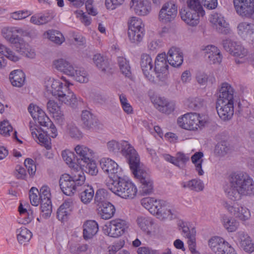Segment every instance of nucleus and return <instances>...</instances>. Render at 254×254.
I'll list each match as a JSON object with an SVG mask.
<instances>
[{"label":"nucleus","instance_id":"obj_1","mask_svg":"<svg viewBox=\"0 0 254 254\" xmlns=\"http://www.w3.org/2000/svg\"><path fill=\"white\" fill-rule=\"evenodd\" d=\"M224 191L227 197L233 201L240 200L244 196H254V181L243 173H233L229 177Z\"/></svg>","mask_w":254,"mask_h":254},{"label":"nucleus","instance_id":"obj_2","mask_svg":"<svg viewBox=\"0 0 254 254\" xmlns=\"http://www.w3.org/2000/svg\"><path fill=\"white\" fill-rule=\"evenodd\" d=\"M71 85L64 76L57 78L49 77L44 82L45 94L52 95L65 104L73 106L77 102V98L69 89V86Z\"/></svg>","mask_w":254,"mask_h":254},{"label":"nucleus","instance_id":"obj_3","mask_svg":"<svg viewBox=\"0 0 254 254\" xmlns=\"http://www.w3.org/2000/svg\"><path fill=\"white\" fill-rule=\"evenodd\" d=\"M235 89L231 84L222 83L217 93L216 108L219 117L223 121L230 120L234 115Z\"/></svg>","mask_w":254,"mask_h":254},{"label":"nucleus","instance_id":"obj_4","mask_svg":"<svg viewBox=\"0 0 254 254\" xmlns=\"http://www.w3.org/2000/svg\"><path fill=\"white\" fill-rule=\"evenodd\" d=\"M49 120L50 122L46 123L45 125H41V126L49 127L50 136L48 135L47 131H44L39 125L35 123L30 121L29 125V129L32 137L36 142L44 146L47 149L51 148V137L56 138L58 134L55 125L50 118H49Z\"/></svg>","mask_w":254,"mask_h":254},{"label":"nucleus","instance_id":"obj_5","mask_svg":"<svg viewBox=\"0 0 254 254\" xmlns=\"http://www.w3.org/2000/svg\"><path fill=\"white\" fill-rule=\"evenodd\" d=\"M208 122L206 117L196 113H188L179 117L177 125L181 128L190 130L197 131L201 129Z\"/></svg>","mask_w":254,"mask_h":254},{"label":"nucleus","instance_id":"obj_6","mask_svg":"<svg viewBox=\"0 0 254 254\" xmlns=\"http://www.w3.org/2000/svg\"><path fill=\"white\" fill-rule=\"evenodd\" d=\"M108 188L115 194L125 199H132L136 195V187L130 181L119 178L107 184Z\"/></svg>","mask_w":254,"mask_h":254},{"label":"nucleus","instance_id":"obj_7","mask_svg":"<svg viewBox=\"0 0 254 254\" xmlns=\"http://www.w3.org/2000/svg\"><path fill=\"white\" fill-rule=\"evenodd\" d=\"M76 176V174L69 175L67 174L62 175L59 180L61 190L66 195L71 196L77 190L78 188L84 184L85 176L84 173Z\"/></svg>","mask_w":254,"mask_h":254},{"label":"nucleus","instance_id":"obj_8","mask_svg":"<svg viewBox=\"0 0 254 254\" xmlns=\"http://www.w3.org/2000/svg\"><path fill=\"white\" fill-rule=\"evenodd\" d=\"M128 227V223L126 220L116 218L107 223L103 227V231L105 235L117 238L125 234Z\"/></svg>","mask_w":254,"mask_h":254},{"label":"nucleus","instance_id":"obj_9","mask_svg":"<svg viewBox=\"0 0 254 254\" xmlns=\"http://www.w3.org/2000/svg\"><path fill=\"white\" fill-rule=\"evenodd\" d=\"M223 46L227 51L236 58V62L237 64H241L246 61L248 51L240 43L230 39H226L223 41Z\"/></svg>","mask_w":254,"mask_h":254},{"label":"nucleus","instance_id":"obj_10","mask_svg":"<svg viewBox=\"0 0 254 254\" xmlns=\"http://www.w3.org/2000/svg\"><path fill=\"white\" fill-rule=\"evenodd\" d=\"M178 5L174 0L165 2L160 8L158 13L159 21L167 24L173 21L177 15Z\"/></svg>","mask_w":254,"mask_h":254},{"label":"nucleus","instance_id":"obj_11","mask_svg":"<svg viewBox=\"0 0 254 254\" xmlns=\"http://www.w3.org/2000/svg\"><path fill=\"white\" fill-rule=\"evenodd\" d=\"M165 53L158 54L154 62V75L160 81H164L168 74V64Z\"/></svg>","mask_w":254,"mask_h":254},{"label":"nucleus","instance_id":"obj_12","mask_svg":"<svg viewBox=\"0 0 254 254\" xmlns=\"http://www.w3.org/2000/svg\"><path fill=\"white\" fill-rule=\"evenodd\" d=\"M26 32L23 28L18 27H4L1 30L2 37L15 46L23 40L19 35L24 36Z\"/></svg>","mask_w":254,"mask_h":254},{"label":"nucleus","instance_id":"obj_13","mask_svg":"<svg viewBox=\"0 0 254 254\" xmlns=\"http://www.w3.org/2000/svg\"><path fill=\"white\" fill-rule=\"evenodd\" d=\"M236 13L243 18H250L254 14V0H233Z\"/></svg>","mask_w":254,"mask_h":254},{"label":"nucleus","instance_id":"obj_14","mask_svg":"<svg viewBox=\"0 0 254 254\" xmlns=\"http://www.w3.org/2000/svg\"><path fill=\"white\" fill-rule=\"evenodd\" d=\"M209 20L219 33L223 34L231 33L232 30L229 23L222 14L213 12L210 15Z\"/></svg>","mask_w":254,"mask_h":254},{"label":"nucleus","instance_id":"obj_15","mask_svg":"<svg viewBox=\"0 0 254 254\" xmlns=\"http://www.w3.org/2000/svg\"><path fill=\"white\" fill-rule=\"evenodd\" d=\"M223 206L230 213L241 220L246 221L251 217L250 210L240 204L235 203L232 205L228 202H224Z\"/></svg>","mask_w":254,"mask_h":254},{"label":"nucleus","instance_id":"obj_16","mask_svg":"<svg viewBox=\"0 0 254 254\" xmlns=\"http://www.w3.org/2000/svg\"><path fill=\"white\" fill-rule=\"evenodd\" d=\"M154 63L150 55L143 54L141 56L140 66L145 78L151 82L155 81Z\"/></svg>","mask_w":254,"mask_h":254},{"label":"nucleus","instance_id":"obj_17","mask_svg":"<svg viewBox=\"0 0 254 254\" xmlns=\"http://www.w3.org/2000/svg\"><path fill=\"white\" fill-rule=\"evenodd\" d=\"M152 102L155 108L163 113L170 114L175 109V103L163 97L155 96L152 99Z\"/></svg>","mask_w":254,"mask_h":254},{"label":"nucleus","instance_id":"obj_18","mask_svg":"<svg viewBox=\"0 0 254 254\" xmlns=\"http://www.w3.org/2000/svg\"><path fill=\"white\" fill-rule=\"evenodd\" d=\"M129 7L136 14L142 16L148 15L152 10L149 0H131Z\"/></svg>","mask_w":254,"mask_h":254},{"label":"nucleus","instance_id":"obj_19","mask_svg":"<svg viewBox=\"0 0 254 254\" xmlns=\"http://www.w3.org/2000/svg\"><path fill=\"white\" fill-rule=\"evenodd\" d=\"M28 113L34 121L37 122L40 126L50 122L49 117L43 109L34 103H30L27 108Z\"/></svg>","mask_w":254,"mask_h":254},{"label":"nucleus","instance_id":"obj_20","mask_svg":"<svg viewBox=\"0 0 254 254\" xmlns=\"http://www.w3.org/2000/svg\"><path fill=\"white\" fill-rule=\"evenodd\" d=\"M180 14L182 20L187 25L192 27L197 25L205 16L185 8L181 9Z\"/></svg>","mask_w":254,"mask_h":254},{"label":"nucleus","instance_id":"obj_21","mask_svg":"<svg viewBox=\"0 0 254 254\" xmlns=\"http://www.w3.org/2000/svg\"><path fill=\"white\" fill-rule=\"evenodd\" d=\"M201 51L208 58L209 62L212 64H220L222 59V55L220 50L213 45L203 46Z\"/></svg>","mask_w":254,"mask_h":254},{"label":"nucleus","instance_id":"obj_22","mask_svg":"<svg viewBox=\"0 0 254 254\" xmlns=\"http://www.w3.org/2000/svg\"><path fill=\"white\" fill-rule=\"evenodd\" d=\"M139 183V192L142 195H149L154 190L153 181L149 174L144 173L137 178Z\"/></svg>","mask_w":254,"mask_h":254},{"label":"nucleus","instance_id":"obj_23","mask_svg":"<svg viewBox=\"0 0 254 254\" xmlns=\"http://www.w3.org/2000/svg\"><path fill=\"white\" fill-rule=\"evenodd\" d=\"M210 248L216 254H225L231 247L223 238L219 237L212 238L208 243Z\"/></svg>","mask_w":254,"mask_h":254},{"label":"nucleus","instance_id":"obj_24","mask_svg":"<svg viewBox=\"0 0 254 254\" xmlns=\"http://www.w3.org/2000/svg\"><path fill=\"white\" fill-rule=\"evenodd\" d=\"M166 56L168 62L171 66L178 67L182 64L183 54L179 48L175 47L171 48Z\"/></svg>","mask_w":254,"mask_h":254},{"label":"nucleus","instance_id":"obj_25","mask_svg":"<svg viewBox=\"0 0 254 254\" xmlns=\"http://www.w3.org/2000/svg\"><path fill=\"white\" fill-rule=\"evenodd\" d=\"M47 110L52 117L57 123L62 124L64 121V115L61 107L54 100H50L47 104Z\"/></svg>","mask_w":254,"mask_h":254},{"label":"nucleus","instance_id":"obj_26","mask_svg":"<svg viewBox=\"0 0 254 254\" xmlns=\"http://www.w3.org/2000/svg\"><path fill=\"white\" fill-rule=\"evenodd\" d=\"M52 65L54 68L68 76L72 75L73 73L74 66L66 59H56L53 61Z\"/></svg>","mask_w":254,"mask_h":254},{"label":"nucleus","instance_id":"obj_27","mask_svg":"<svg viewBox=\"0 0 254 254\" xmlns=\"http://www.w3.org/2000/svg\"><path fill=\"white\" fill-rule=\"evenodd\" d=\"M236 238L240 246L245 252L251 253L254 251V244L247 233L239 231L236 234Z\"/></svg>","mask_w":254,"mask_h":254},{"label":"nucleus","instance_id":"obj_28","mask_svg":"<svg viewBox=\"0 0 254 254\" xmlns=\"http://www.w3.org/2000/svg\"><path fill=\"white\" fill-rule=\"evenodd\" d=\"M55 17L54 12L49 10L44 13L35 14L30 17V23L36 25H43L51 21Z\"/></svg>","mask_w":254,"mask_h":254},{"label":"nucleus","instance_id":"obj_29","mask_svg":"<svg viewBox=\"0 0 254 254\" xmlns=\"http://www.w3.org/2000/svg\"><path fill=\"white\" fill-rule=\"evenodd\" d=\"M237 32L244 39L251 38L252 35L254 33L253 25L248 22H241L237 26Z\"/></svg>","mask_w":254,"mask_h":254},{"label":"nucleus","instance_id":"obj_30","mask_svg":"<svg viewBox=\"0 0 254 254\" xmlns=\"http://www.w3.org/2000/svg\"><path fill=\"white\" fill-rule=\"evenodd\" d=\"M9 79L12 86L21 87L24 84L25 75L21 70L15 69L10 72Z\"/></svg>","mask_w":254,"mask_h":254},{"label":"nucleus","instance_id":"obj_31","mask_svg":"<svg viewBox=\"0 0 254 254\" xmlns=\"http://www.w3.org/2000/svg\"><path fill=\"white\" fill-rule=\"evenodd\" d=\"M98 225L94 220L87 221L83 225V237L88 240L92 238L98 231Z\"/></svg>","mask_w":254,"mask_h":254},{"label":"nucleus","instance_id":"obj_32","mask_svg":"<svg viewBox=\"0 0 254 254\" xmlns=\"http://www.w3.org/2000/svg\"><path fill=\"white\" fill-rule=\"evenodd\" d=\"M115 211L114 206L110 202L104 203L98 208L99 214L102 219L105 220L112 218L114 216Z\"/></svg>","mask_w":254,"mask_h":254},{"label":"nucleus","instance_id":"obj_33","mask_svg":"<svg viewBox=\"0 0 254 254\" xmlns=\"http://www.w3.org/2000/svg\"><path fill=\"white\" fill-rule=\"evenodd\" d=\"M74 151L76 155L81 159H90L98 157L96 152L83 145H76L74 147Z\"/></svg>","mask_w":254,"mask_h":254},{"label":"nucleus","instance_id":"obj_34","mask_svg":"<svg viewBox=\"0 0 254 254\" xmlns=\"http://www.w3.org/2000/svg\"><path fill=\"white\" fill-rule=\"evenodd\" d=\"M81 119L84 127L87 129H94L97 126V120L88 111L82 112Z\"/></svg>","mask_w":254,"mask_h":254},{"label":"nucleus","instance_id":"obj_35","mask_svg":"<svg viewBox=\"0 0 254 254\" xmlns=\"http://www.w3.org/2000/svg\"><path fill=\"white\" fill-rule=\"evenodd\" d=\"M43 37L58 45L62 44L65 40L63 35L56 30H49L45 31L43 34Z\"/></svg>","mask_w":254,"mask_h":254},{"label":"nucleus","instance_id":"obj_36","mask_svg":"<svg viewBox=\"0 0 254 254\" xmlns=\"http://www.w3.org/2000/svg\"><path fill=\"white\" fill-rule=\"evenodd\" d=\"M120 152L126 159H138L139 155L136 150L128 142L125 141Z\"/></svg>","mask_w":254,"mask_h":254},{"label":"nucleus","instance_id":"obj_37","mask_svg":"<svg viewBox=\"0 0 254 254\" xmlns=\"http://www.w3.org/2000/svg\"><path fill=\"white\" fill-rule=\"evenodd\" d=\"M100 164L104 172L108 174L118 172L119 165L114 160H101Z\"/></svg>","mask_w":254,"mask_h":254},{"label":"nucleus","instance_id":"obj_38","mask_svg":"<svg viewBox=\"0 0 254 254\" xmlns=\"http://www.w3.org/2000/svg\"><path fill=\"white\" fill-rule=\"evenodd\" d=\"M16 48L17 51L28 58L34 59L36 57V54L35 50L23 40L20 42L18 45H16Z\"/></svg>","mask_w":254,"mask_h":254},{"label":"nucleus","instance_id":"obj_39","mask_svg":"<svg viewBox=\"0 0 254 254\" xmlns=\"http://www.w3.org/2000/svg\"><path fill=\"white\" fill-rule=\"evenodd\" d=\"M69 76L73 77L75 80L80 83H87L89 81L87 71L82 67H74L72 74Z\"/></svg>","mask_w":254,"mask_h":254},{"label":"nucleus","instance_id":"obj_40","mask_svg":"<svg viewBox=\"0 0 254 254\" xmlns=\"http://www.w3.org/2000/svg\"><path fill=\"white\" fill-rule=\"evenodd\" d=\"M129 168L134 176L137 178L144 173H147L143 168V165L140 160H128Z\"/></svg>","mask_w":254,"mask_h":254},{"label":"nucleus","instance_id":"obj_41","mask_svg":"<svg viewBox=\"0 0 254 254\" xmlns=\"http://www.w3.org/2000/svg\"><path fill=\"white\" fill-rule=\"evenodd\" d=\"M231 152V148L229 143L223 141L217 143L216 145L214 153L216 157H223Z\"/></svg>","mask_w":254,"mask_h":254},{"label":"nucleus","instance_id":"obj_42","mask_svg":"<svg viewBox=\"0 0 254 254\" xmlns=\"http://www.w3.org/2000/svg\"><path fill=\"white\" fill-rule=\"evenodd\" d=\"M16 234L18 242L24 245L30 241L32 236L31 231L24 227L17 229Z\"/></svg>","mask_w":254,"mask_h":254},{"label":"nucleus","instance_id":"obj_43","mask_svg":"<svg viewBox=\"0 0 254 254\" xmlns=\"http://www.w3.org/2000/svg\"><path fill=\"white\" fill-rule=\"evenodd\" d=\"M138 227L143 231L150 233L154 222L152 219L144 216H139L136 219Z\"/></svg>","mask_w":254,"mask_h":254},{"label":"nucleus","instance_id":"obj_44","mask_svg":"<svg viewBox=\"0 0 254 254\" xmlns=\"http://www.w3.org/2000/svg\"><path fill=\"white\" fill-rule=\"evenodd\" d=\"M83 170L91 176H96L98 172L97 163L95 160H82Z\"/></svg>","mask_w":254,"mask_h":254},{"label":"nucleus","instance_id":"obj_45","mask_svg":"<svg viewBox=\"0 0 254 254\" xmlns=\"http://www.w3.org/2000/svg\"><path fill=\"white\" fill-rule=\"evenodd\" d=\"M184 188H188L195 191H202L204 189L203 182L199 179H193L189 181L184 182L182 183Z\"/></svg>","mask_w":254,"mask_h":254},{"label":"nucleus","instance_id":"obj_46","mask_svg":"<svg viewBox=\"0 0 254 254\" xmlns=\"http://www.w3.org/2000/svg\"><path fill=\"white\" fill-rule=\"evenodd\" d=\"M94 194L92 187L84 186L79 194L81 201L84 204L89 203L93 198Z\"/></svg>","mask_w":254,"mask_h":254},{"label":"nucleus","instance_id":"obj_47","mask_svg":"<svg viewBox=\"0 0 254 254\" xmlns=\"http://www.w3.org/2000/svg\"><path fill=\"white\" fill-rule=\"evenodd\" d=\"M80 160H65L66 164L69 168L71 175L76 174V176H79L81 173H83V164H81V162H79Z\"/></svg>","mask_w":254,"mask_h":254},{"label":"nucleus","instance_id":"obj_48","mask_svg":"<svg viewBox=\"0 0 254 254\" xmlns=\"http://www.w3.org/2000/svg\"><path fill=\"white\" fill-rule=\"evenodd\" d=\"M144 30H128V37L132 43L138 44L142 40Z\"/></svg>","mask_w":254,"mask_h":254},{"label":"nucleus","instance_id":"obj_49","mask_svg":"<svg viewBox=\"0 0 254 254\" xmlns=\"http://www.w3.org/2000/svg\"><path fill=\"white\" fill-rule=\"evenodd\" d=\"M0 54L2 55L4 58L13 62H16L20 59V57L11 49L4 45H1Z\"/></svg>","mask_w":254,"mask_h":254},{"label":"nucleus","instance_id":"obj_50","mask_svg":"<svg viewBox=\"0 0 254 254\" xmlns=\"http://www.w3.org/2000/svg\"><path fill=\"white\" fill-rule=\"evenodd\" d=\"M187 7L189 10L196 12L199 14L205 15V11L203 9L200 0H189L187 2Z\"/></svg>","mask_w":254,"mask_h":254},{"label":"nucleus","instance_id":"obj_51","mask_svg":"<svg viewBox=\"0 0 254 254\" xmlns=\"http://www.w3.org/2000/svg\"><path fill=\"white\" fill-rule=\"evenodd\" d=\"M222 222L224 227L229 232L235 231L239 225V222L234 218L227 217H224Z\"/></svg>","mask_w":254,"mask_h":254},{"label":"nucleus","instance_id":"obj_52","mask_svg":"<svg viewBox=\"0 0 254 254\" xmlns=\"http://www.w3.org/2000/svg\"><path fill=\"white\" fill-rule=\"evenodd\" d=\"M128 30H144L142 20L136 16L129 18L128 20Z\"/></svg>","mask_w":254,"mask_h":254},{"label":"nucleus","instance_id":"obj_53","mask_svg":"<svg viewBox=\"0 0 254 254\" xmlns=\"http://www.w3.org/2000/svg\"><path fill=\"white\" fill-rule=\"evenodd\" d=\"M52 211L51 199H46L45 201H41V215L45 219L51 216Z\"/></svg>","mask_w":254,"mask_h":254},{"label":"nucleus","instance_id":"obj_54","mask_svg":"<svg viewBox=\"0 0 254 254\" xmlns=\"http://www.w3.org/2000/svg\"><path fill=\"white\" fill-rule=\"evenodd\" d=\"M125 141V140H124L120 141L111 140L107 144V148L110 152L116 154L119 153L120 150L121 151Z\"/></svg>","mask_w":254,"mask_h":254},{"label":"nucleus","instance_id":"obj_55","mask_svg":"<svg viewBox=\"0 0 254 254\" xmlns=\"http://www.w3.org/2000/svg\"><path fill=\"white\" fill-rule=\"evenodd\" d=\"M158 213L156 215L158 218L161 219L169 218H172L173 213L170 209L168 208L166 203L164 201H162Z\"/></svg>","mask_w":254,"mask_h":254},{"label":"nucleus","instance_id":"obj_56","mask_svg":"<svg viewBox=\"0 0 254 254\" xmlns=\"http://www.w3.org/2000/svg\"><path fill=\"white\" fill-rule=\"evenodd\" d=\"M108 194L104 189L98 190L95 193L94 200L95 203L98 206L104 204V203L108 202Z\"/></svg>","mask_w":254,"mask_h":254},{"label":"nucleus","instance_id":"obj_57","mask_svg":"<svg viewBox=\"0 0 254 254\" xmlns=\"http://www.w3.org/2000/svg\"><path fill=\"white\" fill-rule=\"evenodd\" d=\"M32 13V11L27 9H23L11 12L9 16L13 20H21L31 15Z\"/></svg>","mask_w":254,"mask_h":254},{"label":"nucleus","instance_id":"obj_58","mask_svg":"<svg viewBox=\"0 0 254 254\" xmlns=\"http://www.w3.org/2000/svg\"><path fill=\"white\" fill-rule=\"evenodd\" d=\"M13 131V128L9 122L4 120L0 122V134L4 136L10 135V132Z\"/></svg>","mask_w":254,"mask_h":254},{"label":"nucleus","instance_id":"obj_59","mask_svg":"<svg viewBox=\"0 0 254 254\" xmlns=\"http://www.w3.org/2000/svg\"><path fill=\"white\" fill-rule=\"evenodd\" d=\"M18 209L21 215H25L23 217L24 221L22 222V223H29L33 220L34 216L32 210H29L27 211L23 207L21 204L19 205Z\"/></svg>","mask_w":254,"mask_h":254},{"label":"nucleus","instance_id":"obj_60","mask_svg":"<svg viewBox=\"0 0 254 254\" xmlns=\"http://www.w3.org/2000/svg\"><path fill=\"white\" fill-rule=\"evenodd\" d=\"M120 101L122 108L124 111L127 114H131L133 113V108L130 105L126 97L124 95H120Z\"/></svg>","mask_w":254,"mask_h":254},{"label":"nucleus","instance_id":"obj_61","mask_svg":"<svg viewBox=\"0 0 254 254\" xmlns=\"http://www.w3.org/2000/svg\"><path fill=\"white\" fill-rule=\"evenodd\" d=\"M74 14L81 22L85 26H89L91 23V18L90 17L88 16L85 13L81 10H77L74 11Z\"/></svg>","mask_w":254,"mask_h":254},{"label":"nucleus","instance_id":"obj_62","mask_svg":"<svg viewBox=\"0 0 254 254\" xmlns=\"http://www.w3.org/2000/svg\"><path fill=\"white\" fill-rule=\"evenodd\" d=\"M93 61L99 69L102 71H105L107 67L106 62L100 54H95L93 58Z\"/></svg>","mask_w":254,"mask_h":254},{"label":"nucleus","instance_id":"obj_63","mask_svg":"<svg viewBox=\"0 0 254 254\" xmlns=\"http://www.w3.org/2000/svg\"><path fill=\"white\" fill-rule=\"evenodd\" d=\"M118 63L120 70L123 74L127 76L130 74V67L128 62L123 57L118 58Z\"/></svg>","mask_w":254,"mask_h":254},{"label":"nucleus","instance_id":"obj_64","mask_svg":"<svg viewBox=\"0 0 254 254\" xmlns=\"http://www.w3.org/2000/svg\"><path fill=\"white\" fill-rule=\"evenodd\" d=\"M209 76L203 71H198L195 74L197 82L200 85H205L209 80Z\"/></svg>","mask_w":254,"mask_h":254}]
</instances>
